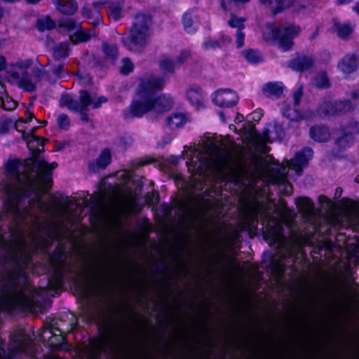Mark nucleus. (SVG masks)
Here are the masks:
<instances>
[{"instance_id":"obj_9","label":"nucleus","mask_w":359,"mask_h":359,"mask_svg":"<svg viewBox=\"0 0 359 359\" xmlns=\"http://www.w3.org/2000/svg\"><path fill=\"white\" fill-rule=\"evenodd\" d=\"M35 22L39 23V22H44L43 21L42 19L38 18V19L36 20ZM45 22H55L53 21L49 16H47L46 17V20Z\"/></svg>"},{"instance_id":"obj_1","label":"nucleus","mask_w":359,"mask_h":359,"mask_svg":"<svg viewBox=\"0 0 359 359\" xmlns=\"http://www.w3.org/2000/svg\"><path fill=\"white\" fill-rule=\"evenodd\" d=\"M287 0H259L263 5L270 8L272 13L276 15L285 11L290 6L294 7V11L299 15H306L309 13L313 8L309 0L294 1L290 0V4H286Z\"/></svg>"},{"instance_id":"obj_2","label":"nucleus","mask_w":359,"mask_h":359,"mask_svg":"<svg viewBox=\"0 0 359 359\" xmlns=\"http://www.w3.org/2000/svg\"><path fill=\"white\" fill-rule=\"evenodd\" d=\"M102 5V2H95L92 5H85L81 9V14L83 17L89 20H93V22H102V16L99 11V8Z\"/></svg>"},{"instance_id":"obj_11","label":"nucleus","mask_w":359,"mask_h":359,"mask_svg":"<svg viewBox=\"0 0 359 359\" xmlns=\"http://www.w3.org/2000/svg\"><path fill=\"white\" fill-rule=\"evenodd\" d=\"M41 0H26V1L28 4H36V3L39 2Z\"/></svg>"},{"instance_id":"obj_10","label":"nucleus","mask_w":359,"mask_h":359,"mask_svg":"<svg viewBox=\"0 0 359 359\" xmlns=\"http://www.w3.org/2000/svg\"><path fill=\"white\" fill-rule=\"evenodd\" d=\"M353 10L357 13L359 14V1L355 3V6L353 8Z\"/></svg>"},{"instance_id":"obj_5","label":"nucleus","mask_w":359,"mask_h":359,"mask_svg":"<svg viewBox=\"0 0 359 359\" xmlns=\"http://www.w3.org/2000/svg\"><path fill=\"white\" fill-rule=\"evenodd\" d=\"M250 0H229L226 2L224 0H220L221 7L224 11H231L234 7H239L240 5L245 4Z\"/></svg>"},{"instance_id":"obj_7","label":"nucleus","mask_w":359,"mask_h":359,"mask_svg":"<svg viewBox=\"0 0 359 359\" xmlns=\"http://www.w3.org/2000/svg\"><path fill=\"white\" fill-rule=\"evenodd\" d=\"M195 11H188L183 15L182 22H194V20L192 18V15Z\"/></svg>"},{"instance_id":"obj_12","label":"nucleus","mask_w":359,"mask_h":359,"mask_svg":"<svg viewBox=\"0 0 359 359\" xmlns=\"http://www.w3.org/2000/svg\"><path fill=\"white\" fill-rule=\"evenodd\" d=\"M3 15H4V10H3V8L0 6V20L2 18Z\"/></svg>"},{"instance_id":"obj_3","label":"nucleus","mask_w":359,"mask_h":359,"mask_svg":"<svg viewBox=\"0 0 359 359\" xmlns=\"http://www.w3.org/2000/svg\"><path fill=\"white\" fill-rule=\"evenodd\" d=\"M57 10L64 15H73L78 9L75 0H53Z\"/></svg>"},{"instance_id":"obj_8","label":"nucleus","mask_w":359,"mask_h":359,"mask_svg":"<svg viewBox=\"0 0 359 359\" xmlns=\"http://www.w3.org/2000/svg\"><path fill=\"white\" fill-rule=\"evenodd\" d=\"M353 0H337L336 1V4L337 5H344V4H349L350 2H351Z\"/></svg>"},{"instance_id":"obj_14","label":"nucleus","mask_w":359,"mask_h":359,"mask_svg":"<svg viewBox=\"0 0 359 359\" xmlns=\"http://www.w3.org/2000/svg\"><path fill=\"white\" fill-rule=\"evenodd\" d=\"M245 20H242V19H240L238 21H237L236 22H239V23H241V22H244Z\"/></svg>"},{"instance_id":"obj_6","label":"nucleus","mask_w":359,"mask_h":359,"mask_svg":"<svg viewBox=\"0 0 359 359\" xmlns=\"http://www.w3.org/2000/svg\"><path fill=\"white\" fill-rule=\"evenodd\" d=\"M152 19L149 11L137 13L135 16V22H150Z\"/></svg>"},{"instance_id":"obj_13","label":"nucleus","mask_w":359,"mask_h":359,"mask_svg":"<svg viewBox=\"0 0 359 359\" xmlns=\"http://www.w3.org/2000/svg\"><path fill=\"white\" fill-rule=\"evenodd\" d=\"M228 22H229V23H231V22H234V18H233V16L231 17V19L230 20H229V21H228Z\"/></svg>"},{"instance_id":"obj_4","label":"nucleus","mask_w":359,"mask_h":359,"mask_svg":"<svg viewBox=\"0 0 359 359\" xmlns=\"http://www.w3.org/2000/svg\"><path fill=\"white\" fill-rule=\"evenodd\" d=\"M123 6L120 2L111 3L108 6L107 13L110 20L118 21L122 18Z\"/></svg>"}]
</instances>
